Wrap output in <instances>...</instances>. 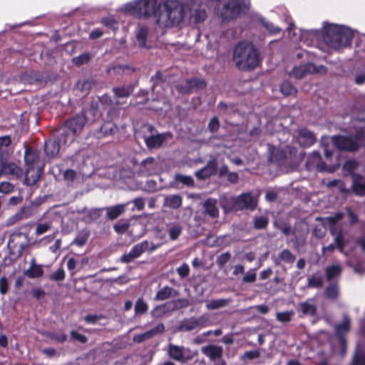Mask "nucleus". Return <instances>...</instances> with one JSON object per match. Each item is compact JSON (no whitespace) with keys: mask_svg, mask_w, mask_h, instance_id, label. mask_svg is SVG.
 Here are the masks:
<instances>
[{"mask_svg":"<svg viewBox=\"0 0 365 365\" xmlns=\"http://www.w3.org/2000/svg\"><path fill=\"white\" fill-rule=\"evenodd\" d=\"M89 236L90 232L86 229H83L78 232L72 244L78 247H82L86 245L89 238Z\"/></svg>","mask_w":365,"mask_h":365,"instance_id":"nucleus-39","label":"nucleus"},{"mask_svg":"<svg viewBox=\"0 0 365 365\" xmlns=\"http://www.w3.org/2000/svg\"><path fill=\"white\" fill-rule=\"evenodd\" d=\"M148 34V30L146 27H140L137 30L136 38L140 46H145Z\"/></svg>","mask_w":365,"mask_h":365,"instance_id":"nucleus-46","label":"nucleus"},{"mask_svg":"<svg viewBox=\"0 0 365 365\" xmlns=\"http://www.w3.org/2000/svg\"><path fill=\"white\" fill-rule=\"evenodd\" d=\"M295 259V256L289 250L285 249L274 259V262L276 265H279L282 262L292 264Z\"/></svg>","mask_w":365,"mask_h":365,"instance_id":"nucleus-35","label":"nucleus"},{"mask_svg":"<svg viewBox=\"0 0 365 365\" xmlns=\"http://www.w3.org/2000/svg\"><path fill=\"white\" fill-rule=\"evenodd\" d=\"M231 302V298L212 299L207 303L206 307L209 310H215L227 307Z\"/></svg>","mask_w":365,"mask_h":365,"instance_id":"nucleus-37","label":"nucleus"},{"mask_svg":"<svg viewBox=\"0 0 365 365\" xmlns=\"http://www.w3.org/2000/svg\"><path fill=\"white\" fill-rule=\"evenodd\" d=\"M322 40L335 49L350 45L354 37L353 31L348 27L336 24H327L322 32Z\"/></svg>","mask_w":365,"mask_h":365,"instance_id":"nucleus-1","label":"nucleus"},{"mask_svg":"<svg viewBox=\"0 0 365 365\" xmlns=\"http://www.w3.org/2000/svg\"><path fill=\"white\" fill-rule=\"evenodd\" d=\"M130 202L125 204H118L114 206L106 207L103 208L106 211V217L110 220L118 218L122 215L126 209V207Z\"/></svg>","mask_w":365,"mask_h":365,"instance_id":"nucleus-28","label":"nucleus"},{"mask_svg":"<svg viewBox=\"0 0 365 365\" xmlns=\"http://www.w3.org/2000/svg\"><path fill=\"white\" fill-rule=\"evenodd\" d=\"M148 249V241L144 240L140 243L134 245L128 253L124 254L121 258L120 262L123 263L128 264L133 262L135 259L139 257L143 253Z\"/></svg>","mask_w":365,"mask_h":365,"instance_id":"nucleus-12","label":"nucleus"},{"mask_svg":"<svg viewBox=\"0 0 365 365\" xmlns=\"http://www.w3.org/2000/svg\"><path fill=\"white\" fill-rule=\"evenodd\" d=\"M43 168L26 167L24 178L25 183L29 186L35 185L39 180Z\"/></svg>","mask_w":365,"mask_h":365,"instance_id":"nucleus-20","label":"nucleus"},{"mask_svg":"<svg viewBox=\"0 0 365 365\" xmlns=\"http://www.w3.org/2000/svg\"><path fill=\"white\" fill-rule=\"evenodd\" d=\"M90 60V55L88 53H83L80 55L78 57L73 58V63L77 66H81L82 64L86 63Z\"/></svg>","mask_w":365,"mask_h":365,"instance_id":"nucleus-60","label":"nucleus"},{"mask_svg":"<svg viewBox=\"0 0 365 365\" xmlns=\"http://www.w3.org/2000/svg\"><path fill=\"white\" fill-rule=\"evenodd\" d=\"M182 225L178 222H170L166 225V230L169 238L172 241L177 240L182 232Z\"/></svg>","mask_w":365,"mask_h":365,"instance_id":"nucleus-31","label":"nucleus"},{"mask_svg":"<svg viewBox=\"0 0 365 365\" xmlns=\"http://www.w3.org/2000/svg\"><path fill=\"white\" fill-rule=\"evenodd\" d=\"M182 199L180 195H169L164 197V206L178 209L182 205Z\"/></svg>","mask_w":365,"mask_h":365,"instance_id":"nucleus-36","label":"nucleus"},{"mask_svg":"<svg viewBox=\"0 0 365 365\" xmlns=\"http://www.w3.org/2000/svg\"><path fill=\"white\" fill-rule=\"evenodd\" d=\"M29 245V235L18 231H15L10 235L7 244L11 252L16 254L18 256H20Z\"/></svg>","mask_w":365,"mask_h":365,"instance_id":"nucleus-8","label":"nucleus"},{"mask_svg":"<svg viewBox=\"0 0 365 365\" xmlns=\"http://www.w3.org/2000/svg\"><path fill=\"white\" fill-rule=\"evenodd\" d=\"M350 321L349 318L345 316L342 323L336 326V331L339 334H342L346 332L349 329Z\"/></svg>","mask_w":365,"mask_h":365,"instance_id":"nucleus-52","label":"nucleus"},{"mask_svg":"<svg viewBox=\"0 0 365 365\" xmlns=\"http://www.w3.org/2000/svg\"><path fill=\"white\" fill-rule=\"evenodd\" d=\"M26 167L43 168L38 152L31 148H26L24 153Z\"/></svg>","mask_w":365,"mask_h":365,"instance_id":"nucleus-19","label":"nucleus"},{"mask_svg":"<svg viewBox=\"0 0 365 365\" xmlns=\"http://www.w3.org/2000/svg\"><path fill=\"white\" fill-rule=\"evenodd\" d=\"M204 320L202 317H190L181 321L176 328L177 331L186 332L200 328L203 326Z\"/></svg>","mask_w":365,"mask_h":365,"instance_id":"nucleus-14","label":"nucleus"},{"mask_svg":"<svg viewBox=\"0 0 365 365\" xmlns=\"http://www.w3.org/2000/svg\"><path fill=\"white\" fill-rule=\"evenodd\" d=\"M24 274L31 279L41 277L43 274L42 265L29 267L24 271Z\"/></svg>","mask_w":365,"mask_h":365,"instance_id":"nucleus-43","label":"nucleus"},{"mask_svg":"<svg viewBox=\"0 0 365 365\" xmlns=\"http://www.w3.org/2000/svg\"><path fill=\"white\" fill-rule=\"evenodd\" d=\"M268 225V219L264 216L256 217L254 219V226L256 229H264Z\"/></svg>","mask_w":365,"mask_h":365,"instance_id":"nucleus-53","label":"nucleus"},{"mask_svg":"<svg viewBox=\"0 0 365 365\" xmlns=\"http://www.w3.org/2000/svg\"><path fill=\"white\" fill-rule=\"evenodd\" d=\"M76 135L73 133V131L67 127V124L65 123L58 130V141L63 144H68L72 143L75 139Z\"/></svg>","mask_w":365,"mask_h":365,"instance_id":"nucleus-26","label":"nucleus"},{"mask_svg":"<svg viewBox=\"0 0 365 365\" xmlns=\"http://www.w3.org/2000/svg\"><path fill=\"white\" fill-rule=\"evenodd\" d=\"M164 11H160L157 21L167 27L179 24L187 15L188 2L180 4L176 2L169 3L168 0H162Z\"/></svg>","mask_w":365,"mask_h":365,"instance_id":"nucleus-3","label":"nucleus"},{"mask_svg":"<svg viewBox=\"0 0 365 365\" xmlns=\"http://www.w3.org/2000/svg\"><path fill=\"white\" fill-rule=\"evenodd\" d=\"M178 295V291L170 287L166 286L157 292L155 297V300L164 301L170 297H177Z\"/></svg>","mask_w":365,"mask_h":365,"instance_id":"nucleus-32","label":"nucleus"},{"mask_svg":"<svg viewBox=\"0 0 365 365\" xmlns=\"http://www.w3.org/2000/svg\"><path fill=\"white\" fill-rule=\"evenodd\" d=\"M210 143L214 147L222 150L231 149L235 145V141L230 136H214Z\"/></svg>","mask_w":365,"mask_h":365,"instance_id":"nucleus-21","label":"nucleus"},{"mask_svg":"<svg viewBox=\"0 0 365 365\" xmlns=\"http://www.w3.org/2000/svg\"><path fill=\"white\" fill-rule=\"evenodd\" d=\"M86 122V117L83 115H77L66 121L67 127H68L76 135H78L82 131Z\"/></svg>","mask_w":365,"mask_h":365,"instance_id":"nucleus-22","label":"nucleus"},{"mask_svg":"<svg viewBox=\"0 0 365 365\" xmlns=\"http://www.w3.org/2000/svg\"><path fill=\"white\" fill-rule=\"evenodd\" d=\"M344 217L342 212H336L332 216L327 217L325 220L330 226V233L334 236V241L337 245V248L341 252H343L344 248V243L343 240V235L341 230L336 232V224L341 220Z\"/></svg>","mask_w":365,"mask_h":365,"instance_id":"nucleus-9","label":"nucleus"},{"mask_svg":"<svg viewBox=\"0 0 365 365\" xmlns=\"http://www.w3.org/2000/svg\"><path fill=\"white\" fill-rule=\"evenodd\" d=\"M60 143L53 140L46 141L44 150L48 158H55L58 155L60 151Z\"/></svg>","mask_w":365,"mask_h":365,"instance_id":"nucleus-33","label":"nucleus"},{"mask_svg":"<svg viewBox=\"0 0 365 365\" xmlns=\"http://www.w3.org/2000/svg\"><path fill=\"white\" fill-rule=\"evenodd\" d=\"M358 163L354 160H350L346 161L344 166L343 170L344 173H347L348 174H351L354 180H356L359 176L354 174L353 172L357 168Z\"/></svg>","mask_w":365,"mask_h":365,"instance_id":"nucleus-47","label":"nucleus"},{"mask_svg":"<svg viewBox=\"0 0 365 365\" xmlns=\"http://www.w3.org/2000/svg\"><path fill=\"white\" fill-rule=\"evenodd\" d=\"M23 174L22 169L13 162L4 163V175H9L11 178H19Z\"/></svg>","mask_w":365,"mask_h":365,"instance_id":"nucleus-30","label":"nucleus"},{"mask_svg":"<svg viewBox=\"0 0 365 365\" xmlns=\"http://www.w3.org/2000/svg\"><path fill=\"white\" fill-rule=\"evenodd\" d=\"M188 2L187 15L194 23H200L206 19L205 11L199 9V5L196 1H190Z\"/></svg>","mask_w":365,"mask_h":365,"instance_id":"nucleus-15","label":"nucleus"},{"mask_svg":"<svg viewBox=\"0 0 365 365\" xmlns=\"http://www.w3.org/2000/svg\"><path fill=\"white\" fill-rule=\"evenodd\" d=\"M332 141L340 150L354 151L357 150L360 145H365V132L359 133L355 137L334 136Z\"/></svg>","mask_w":365,"mask_h":365,"instance_id":"nucleus-6","label":"nucleus"},{"mask_svg":"<svg viewBox=\"0 0 365 365\" xmlns=\"http://www.w3.org/2000/svg\"><path fill=\"white\" fill-rule=\"evenodd\" d=\"M325 72V68L323 66L317 68L313 63H307L295 66L289 75L294 78L300 79L304 78L308 73Z\"/></svg>","mask_w":365,"mask_h":365,"instance_id":"nucleus-11","label":"nucleus"},{"mask_svg":"<svg viewBox=\"0 0 365 365\" xmlns=\"http://www.w3.org/2000/svg\"><path fill=\"white\" fill-rule=\"evenodd\" d=\"M53 220L48 213H45L43 217L36 223L35 234L41 235L52 229Z\"/></svg>","mask_w":365,"mask_h":365,"instance_id":"nucleus-23","label":"nucleus"},{"mask_svg":"<svg viewBox=\"0 0 365 365\" xmlns=\"http://www.w3.org/2000/svg\"><path fill=\"white\" fill-rule=\"evenodd\" d=\"M207 170L213 175L217 173V160L215 158H211L205 166Z\"/></svg>","mask_w":365,"mask_h":365,"instance_id":"nucleus-59","label":"nucleus"},{"mask_svg":"<svg viewBox=\"0 0 365 365\" xmlns=\"http://www.w3.org/2000/svg\"><path fill=\"white\" fill-rule=\"evenodd\" d=\"M157 0H139L126 6V9L134 15L148 17L154 15L158 18Z\"/></svg>","mask_w":365,"mask_h":365,"instance_id":"nucleus-5","label":"nucleus"},{"mask_svg":"<svg viewBox=\"0 0 365 365\" xmlns=\"http://www.w3.org/2000/svg\"><path fill=\"white\" fill-rule=\"evenodd\" d=\"M257 269H249L244 275L242 278V282L244 283H253L256 281L257 279V274H256Z\"/></svg>","mask_w":365,"mask_h":365,"instance_id":"nucleus-54","label":"nucleus"},{"mask_svg":"<svg viewBox=\"0 0 365 365\" xmlns=\"http://www.w3.org/2000/svg\"><path fill=\"white\" fill-rule=\"evenodd\" d=\"M134 88L133 86H123L113 88L112 91L114 93L115 98L116 99V104L120 105L123 103L119 99L127 98L133 92Z\"/></svg>","mask_w":365,"mask_h":365,"instance_id":"nucleus-27","label":"nucleus"},{"mask_svg":"<svg viewBox=\"0 0 365 365\" xmlns=\"http://www.w3.org/2000/svg\"><path fill=\"white\" fill-rule=\"evenodd\" d=\"M148 309V304L142 298L138 299L135 304V314L138 315L145 314L147 312Z\"/></svg>","mask_w":365,"mask_h":365,"instance_id":"nucleus-49","label":"nucleus"},{"mask_svg":"<svg viewBox=\"0 0 365 365\" xmlns=\"http://www.w3.org/2000/svg\"><path fill=\"white\" fill-rule=\"evenodd\" d=\"M34 212L32 206H24L15 215L9 218L8 224L14 225L21 220L30 218L33 216Z\"/></svg>","mask_w":365,"mask_h":365,"instance_id":"nucleus-16","label":"nucleus"},{"mask_svg":"<svg viewBox=\"0 0 365 365\" xmlns=\"http://www.w3.org/2000/svg\"><path fill=\"white\" fill-rule=\"evenodd\" d=\"M190 351L189 348H185L183 346H178L173 344H169L168 346V356L177 361L185 363L191 360L193 356L197 355V352L195 351L192 355L186 356L185 352Z\"/></svg>","mask_w":365,"mask_h":365,"instance_id":"nucleus-10","label":"nucleus"},{"mask_svg":"<svg viewBox=\"0 0 365 365\" xmlns=\"http://www.w3.org/2000/svg\"><path fill=\"white\" fill-rule=\"evenodd\" d=\"M323 285V277L320 273H314L308 278L307 287L309 288H319Z\"/></svg>","mask_w":365,"mask_h":365,"instance_id":"nucleus-41","label":"nucleus"},{"mask_svg":"<svg viewBox=\"0 0 365 365\" xmlns=\"http://www.w3.org/2000/svg\"><path fill=\"white\" fill-rule=\"evenodd\" d=\"M307 169L312 170L317 169L322 170L325 168V163L322 161V156L318 151H313L308 157L307 163Z\"/></svg>","mask_w":365,"mask_h":365,"instance_id":"nucleus-17","label":"nucleus"},{"mask_svg":"<svg viewBox=\"0 0 365 365\" xmlns=\"http://www.w3.org/2000/svg\"><path fill=\"white\" fill-rule=\"evenodd\" d=\"M14 185L9 182H2L0 183V192L8 194L13 191Z\"/></svg>","mask_w":365,"mask_h":365,"instance_id":"nucleus-63","label":"nucleus"},{"mask_svg":"<svg viewBox=\"0 0 365 365\" xmlns=\"http://www.w3.org/2000/svg\"><path fill=\"white\" fill-rule=\"evenodd\" d=\"M103 210V208H93L91 210H83V212L84 213L83 220L90 223L93 221L96 220L101 216V212Z\"/></svg>","mask_w":365,"mask_h":365,"instance_id":"nucleus-38","label":"nucleus"},{"mask_svg":"<svg viewBox=\"0 0 365 365\" xmlns=\"http://www.w3.org/2000/svg\"><path fill=\"white\" fill-rule=\"evenodd\" d=\"M297 140L301 145L309 147L315 143L316 137L310 130L306 128H302L299 130Z\"/></svg>","mask_w":365,"mask_h":365,"instance_id":"nucleus-25","label":"nucleus"},{"mask_svg":"<svg viewBox=\"0 0 365 365\" xmlns=\"http://www.w3.org/2000/svg\"><path fill=\"white\" fill-rule=\"evenodd\" d=\"M233 61L239 69L250 71L259 63V53L252 43L242 41L234 48Z\"/></svg>","mask_w":365,"mask_h":365,"instance_id":"nucleus-2","label":"nucleus"},{"mask_svg":"<svg viewBox=\"0 0 365 365\" xmlns=\"http://www.w3.org/2000/svg\"><path fill=\"white\" fill-rule=\"evenodd\" d=\"M231 259V254L228 252L221 254L217 257L216 262L217 264L220 267H223V266L230 261Z\"/></svg>","mask_w":365,"mask_h":365,"instance_id":"nucleus-56","label":"nucleus"},{"mask_svg":"<svg viewBox=\"0 0 365 365\" xmlns=\"http://www.w3.org/2000/svg\"><path fill=\"white\" fill-rule=\"evenodd\" d=\"M66 274L63 268H59L56 272L50 274L49 279L52 281H63L65 279Z\"/></svg>","mask_w":365,"mask_h":365,"instance_id":"nucleus-55","label":"nucleus"},{"mask_svg":"<svg viewBox=\"0 0 365 365\" xmlns=\"http://www.w3.org/2000/svg\"><path fill=\"white\" fill-rule=\"evenodd\" d=\"M206 86V84L204 81L200 79H190L187 80L185 82V86H179L178 89L182 93H190V91L194 88H204Z\"/></svg>","mask_w":365,"mask_h":365,"instance_id":"nucleus-34","label":"nucleus"},{"mask_svg":"<svg viewBox=\"0 0 365 365\" xmlns=\"http://www.w3.org/2000/svg\"><path fill=\"white\" fill-rule=\"evenodd\" d=\"M143 130L150 133V135L145 133L143 135L144 141L148 148H160L168 138L172 137L170 133L155 134L156 130L155 128L149 124L144 125Z\"/></svg>","mask_w":365,"mask_h":365,"instance_id":"nucleus-7","label":"nucleus"},{"mask_svg":"<svg viewBox=\"0 0 365 365\" xmlns=\"http://www.w3.org/2000/svg\"><path fill=\"white\" fill-rule=\"evenodd\" d=\"M201 351L203 354L210 358V360L214 361L222 358L223 348L220 346L210 344L202 346Z\"/></svg>","mask_w":365,"mask_h":365,"instance_id":"nucleus-24","label":"nucleus"},{"mask_svg":"<svg viewBox=\"0 0 365 365\" xmlns=\"http://www.w3.org/2000/svg\"><path fill=\"white\" fill-rule=\"evenodd\" d=\"M296 153V149L292 147H286L285 150L281 148L274 149L271 160L276 162L279 165L285 164L288 158H292V155Z\"/></svg>","mask_w":365,"mask_h":365,"instance_id":"nucleus-13","label":"nucleus"},{"mask_svg":"<svg viewBox=\"0 0 365 365\" xmlns=\"http://www.w3.org/2000/svg\"><path fill=\"white\" fill-rule=\"evenodd\" d=\"M217 200L213 198L207 199L202 205L205 209V213L212 218H217L219 216V209L217 207Z\"/></svg>","mask_w":365,"mask_h":365,"instance_id":"nucleus-29","label":"nucleus"},{"mask_svg":"<svg viewBox=\"0 0 365 365\" xmlns=\"http://www.w3.org/2000/svg\"><path fill=\"white\" fill-rule=\"evenodd\" d=\"M165 331V326L163 323L158 324L153 329L148 330L143 334H137L133 336V341L137 343H141L147 339L153 338V336L163 333Z\"/></svg>","mask_w":365,"mask_h":365,"instance_id":"nucleus-18","label":"nucleus"},{"mask_svg":"<svg viewBox=\"0 0 365 365\" xmlns=\"http://www.w3.org/2000/svg\"><path fill=\"white\" fill-rule=\"evenodd\" d=\"M220 128V121L217 117L211 118L208 123V129L212 133H215Z\"/></svg>","mask_w":365,"mask_h":365,"instance_id":"nucleus-62","label":"nucleus"},{"mask_svg":"<svg viewBox=\"0 0 365 365\" xmlns=\"http://www.w3.org/2000/svg\"><path fill=\"white\" fill-rule=\"evenodd\" d=\"M341 272V267L339 265H332L327 267L326 277L328 281H331L339 277Z\"/></svg>","mask_w":365,"mask_h":365,"instance_id":"nucleus-42","label":"nucleus"},{"mask_svg":"<svg viewBox=\"0 0 365 365\" xmlns=\"http://www.w3.org/2000/svg\"><path fill=\"white\" fill-rule=\"evenodd\" d=\"M281 93L285 96H296L297 89L289 81H284L280 86Z\"/></svg>","mask_w":365,"mask_h":365,"instance_id":"nucleus-44","label":"nucleus"},{"mask_svg":"<svg viewBox=\"0 0 365 365\" xmlns=\"http://www.w3.org/2000/svg\"><path fill=\"white\" fill-rule=\"evenodd\" d=\"M222 207L225 212L230 210H255L257 202L250 193H242L240 196L224 197L221 199Z\"/></svg>","mask_w":365,"mask_h":365,"instance_id":"nucleus-4","label":"nucleus"},{"mask_svg":"<svg viewBox=\"0 0 365 365\" xmlns=\"http://www.w3.org/2000/svg\"><path fill=\"white\" fill-rule=\"evenodd\" d=\"M11 143V139L9 135L0 137V157L3 158L9 155L8 147Z\"/></svg>","mask_w":365,"mask_h":365,"instance_id":"nucleus-40","label":"nucleus"},{"mask_svg":"<svg viewBox=\"0 0 365 365\" xmlns=\"http://www.w3.org/2000/svg\"><path fill=\"white\" fill-rule=\"evenodd\" d=\"M177 272L178 275L182 278L188 276L190 273V268L188 264L186 263H183L180 267H179L177 269Z\"/></svg>","mask_w":365,"mask_h":365,"instance_id":"nucleus-64","label":"nucleus"},{"mask_svg":"<svg viewBox=\"0 0 365 365\" xmlns=\"http://www.w3.org/2000/svg\"><path fill=\"white\" fill-rule=\"evenodd\" d=\"M195 175L199 180H205L209 177L212 176V175L207 170V169L205 167H204L203 168L197 170L195 173Z\"/></svg>","mask_w":365,"mask_h":365,"instance_id":"nucleus-61","label":"nucleus"},{"mask_svg":"<svg viewBox=\"0 0 365 365\" xmlns=\"http://www.w3.org/2000/svg\"><path fill=\"white\" fill-rule=\"evenodd\" d=\"M117 130V127L110 123H104L103 125L101 128V132L104 135H110L114 133Z\"/></svg>","mask_w":365,"mask_h":365,"instance_id":"nucleus-58","label":"nucleus"},{"mask_svg":"<svg viewBox=\"0 0 365 365\" xmlns=\"http://www.w3.org/2000/svg\"><path fill=\"white\" fill-rule=\"evenodd\" d=\"M294 314V313L292 310L282 312H277L276 313V319L277 321H279L280 322L287 323L292 320Z\"/></svg>","mask_w":365,"mask_h":365,"instance_id":"nucleus-48","label":"nucleus"},{"mask_svg":"<svg viewBox=\"0 0 365 365\" xmlns=\"http://www.w3.org/2000/svg\"><path fill=\"white\" fill-rule=\"evenodd\" d=\"M299 307L301 308L302 312L304 315L314 316L317 312L316 306L311 303L309 300L302 302L299 304Z\"/></svg>","mask_w":365,"mask_h":365,"instance_id":"nucleus-45","label":"nucleus"},{"mask_svg":"<svg viewBox=\"0 0 365 365\" xmlns=\"http://www.w3.org/2000/svg\"><path fill=\"white\" fill-rule=\"evenodd\" d=\"M173 309H179L187 307L190 305V302L187 299H179L172 302Z\"/></svg>","mask_w":365,"mask_h":365,"instance_id":"nucleus-57","label":"nucleus"},{"mask_svg":"<svg viewBox=\"0 0 365 365\" xmlns=\"http://www.w3.org/2000/svg\"><path fill=\"white\" fill-rule=\"evenodd\" d=\"M175 180L177 182H181L182 184L187 185V186H193L195 184L194 180L192 177L183 175L181 174H176L175 175Z\"/></svg>","mask_w":365,"mask_h":365,"instance_id":"nucleus-51","label":"nucleus"},{"mask_svg":"<svg viewBox=\"0 0 365 365\" xmlns=\"http://www.w3.org/2000/svg\"><path fill=\"white\" fill-rule=\"evenodd\" d=\"M339 294V289L336 284H333L328 286L325 290V296L328 299H335Z\"/></svg>","mask_w":365,"mask_h":365,"instance_id":"nucleus-50","label":"nucleus"}]
</instances>
